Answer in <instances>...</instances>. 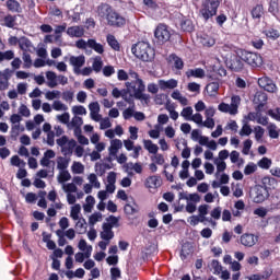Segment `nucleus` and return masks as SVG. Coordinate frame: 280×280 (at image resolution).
<instances>
[{"mask_svg":"<svg viewBox=\"0 0 280 280\" xmlns=\"http://www.w3.org/2000/svg\"><path fill=\"white\" fill-rule=\"evenodd\" d=\"M133 78H136L135 81L126 82L125 86H127L126 90H121L120 97L122 100H126L129 97L130 89L133 90V97L136 100H140L141 102H144L145 104L150 103V94H144L145 92V84H143V80L139 78V73L133 72Z\"/></svg>","mask_w":280,"mask_h":280,"instance_id":"nucleus-1","label":"nucleus"},{"mask_svg":"<svg viewBox=\"0 0 280 280\" xmlns=\"http://www.w3.org/2000/svg\"><path fill=\"white\" fill-rule=\"evenodd\" d=\"M131 54H133V56L139 60H142V62H152V60H154V56H156L154 48L145 40L135 44L131 47Z\"/></svg>","mask_w":280,"mask_h":280,"instance_id":"nucleus-2","label":"nucleus"},{"mask_svg":"<svg viewBox=\"0 0 280 280\" xmlns=\"http://www.w3.org/2000/svg\"><path fill=\"white\" fill-rule=\"evenodd\" d=\"M218 8H220V0H205L199 9V16L207 22L218 15Z\"/></svg>","mask_w":280,"mask_h":280,"instance_id":"nucleus-3","label":"nucleus"},{"mask_svg":"<svg viewBox=\"0 0 280 280\" xmlns=\"http://www.w3.org/2000/svg\"><path fill=\"white\" fill-rule=\"evenodd\" d=\"M240 58L241 60H243V62H246V65H249V67L257 68L264 65V57H261L259 52L241 50Z\"/></svg>","mask_w":280,"mask_h":280,"instance_id":"nucleus-4","label":"nucleus"},{"mask_svg":"<svg viewBox=\"0 0 280 280\" xmlns=\"http://www.w3.org/2000/svg\"><path fill=\"white\" fill-rule=\"evenodd\" d=\"M154 37L159 45H165L172 38V33H170L167 24H159L154 31Z\"/></svg>","mask_w":280,"mask_h":280,"instance_id":"nucleus-5","label":"nucleus"},{"mask_svg":"<svg viewBox=\"0 0 280 280\" xmlns=\"http://www.w3.org/2000/svg\"><path fill=\"white\" fill-rule=\"evenodd\" d=\"M107 25L110 27H124L126 25V18L121 16V14L117 13V11L113 10L107 15Z\"/></svg>","mask_w":280,"mask_h":280,"instance_id":"nucleus-6","label":"nucleus"},{"mask_svg":"<svg viewBox=\"0 0 280 280\" xmlns=\"http://www.w3.org/2000/svg\"><path fill=\"white\" fill-rule=\"evenodd\" d=\"M258 86L267 91V93H277V84L268 77H261L258 79Z\"/></svg>","mask_w":280,"mask_h":280,"instance_id":"nucleus-7","label":"nucleus"},{"mask_svg":"<svg viewBox=\"0 0 280 280\" xmlns=\"http://www.w3.org/2000/svg\"><path fill=\"white\" fill-rule=\"evenodd\" d=\"M267 103L268 94H266L264 91H257L254 95V104H257V113H261V110H264V106H266Z\"/></svg>","mask_w":280,"mask_h":280,"instance_id":"nucleus-8","label":"nucleus"},{"mask_svg":"<svg viewBox=\"0 0 280 280\" xmlns=\"http://www.w3.org/2000/svg\"><path fill=\"white\" fill-rule=\"evenodd\" d=\"M69 62L72 67H74V73L80 75V69L84 67V62H86V58L83 55L80 56H71Z\"/></svg>","mask_w":280,"mask_h":280,"instance_id":"nucleus-9","label":"nucleus"},{"mask_svg":"<svg viewBox=\"0 0 280 280\" xmlns=\"http://www.w3.org/2000/svg\"><path fill=\"white\" fill-rule=\"evenodd\" d=\"M244 60H242V58L236 57L235 59L231 60V61H226L225 65L229 68L230 71H235V73H240V71L244 70Z\"/></svg>","mask_w":280,"mask_h":280,"instance_id":"nucleus-10","label":"nucleus"},{"mask_svg":"<svg viewBox=\"0 0 280 280\" xmlns=\"http://www.w3.org/2000/svg\"><path fill=\"white\" fill-rule=\"evenodd\" d=\"M268 196H270V194L268 192V188L264 186H258L256 188L254 202H256L257 205H261V202L267 200Z\"/></svg>","mask_w":280,"mask_h":280,"instance_id":"nucleus-11","label":"nucleus"},{"mask_svg":"<svg viewBox=\"0 0 280 280\" xmlns=\"http://www.w3.org/2000/svg\"><path fill=\"white\" fill-rule=\"evenodd\" d=\"M258 241L259 238L254 234L245 233L241 236V244L247 248H253V246L256 245Z\"/></svg>","mask_w":280,"mask_h":280,"instance_id":"nucleus-12","label":"nucleus"},{"mask_svg":"<svg viewBox=\"0 0 280 280\" xmlns=\"http://www.w3.org/2000/svg\"><path fill=\"white\" fill-rule=\"evenodd\" d=\"M144 186L147 187V189H159V187L161 186V176H149L144 182Z\"/></svg>","mask_w":280,"mask_h":280,"instance_id":"nucleus-13","label":"nucleus"},{"mask_svg":"<svg viewBox=\"0 0 280 280\" xmlns=\"http://www.w3.org/2000/svg\"><path fill=\"white\" fill-rule=\"evenodd\" d=\"M10 69H4L0 71V91H8L10 83Z\"/></svg>","mask_w":280,"mask_h":280,"instance_id":"nucleus-14","label":"nucleus"},{"mask_svg":"<svg viewBox=\"0 0 280 280\" xmlns=\"http://www.w3.org/2000/svg\"><path fill=\"white\" fill-rule=\"evenodd\" d=\"M67 34L70 38H82L84 36V27L83 26H70L67 28Z\"/></svg>","mask_w":280,"mask_h":280,"instance_id":"nucleus-15","label":"nucleus"},{"mask_svg":"<svg viewBox=\"0 0 280 280\" xmlns=\"http://www.w3.org/2000/svg\"><path fill=\"white\" fill-rule=\"evenodd\" d=\"M158 84L161 91H167V89L170 90L176 89L178 86V81L176 79H170L167 81L159 80Z\"/></svg>","mask_w":280,"mask_h":280,"instance_id":"nucleus-16","label":"nucleus"},{"mask_svg":"<svg viewBox=\"0 0 280 280\" xmlns=\"http://www.w3.org/2000/svg\"><path fill=\"white\" fill-rule=\"evenodd\" d=\"M168 62H174V67L177 71H183V69H185V61H183L176 54H171L168 56Z\"/></svg>","mask_w":280,"mask_h":280,"instance_id":"nucleus-17","label":"nucleus"},{"mask_svg":"<svg viewBox=\"0 0 280 280\" xmlns=\"http://www.w3.org/2000/svg\"><path fill=\"white\" fill-rule=\"evenodd\" d=\"M179 25L183 32L191 33L196 30V26L194 25V21H191V19L183 18L179 22Z\"/></svg>","mask_w":280,"mask_h":280,"instance_id":"nucleus-18","label":"nucleus"},{"mask_svg":"<svg viewBox=\"0 0 280 280\" xmlns=\"http://www.w3.org/2000/svg\"><path fill=\"white\" fill-rule=\"evenodd\" d=\"M110 12H113V7H110V4L102 3L97 7V14L101 19H108V14H110Z\"/></svg>","mask_w":280,"mask_h":280,"instance_id":"nucleus-19","label":"nucleus"},{"mask_svg":"<svg viewBox=\"0 0 280 280\" xmlns=\"http://www.w3.org/2000/svg\"><path fill=\"white\" fill-rule=\"evenodd\" d=\"M206 91L210 97H215V95H218V92L220 91V82L214 81L208 83L206 86Z\"/></svg>","mask_w":280,"mask_h":280,"instance_id":"nucleus-20","label":"nucleus"},{"mask_svg":"<svg viewBox=\"0 0 280 280\" xmlns=\"http://www.w3.org/2000/svg\"><path fill=\"white\" fill-rule=\"evenodd\" d=\"M7 8L9 12H15L16 14H21V12H23L21 3L16 0H7Z\"/></svg>","mask_w":280,"mask_h":280,"instance_id":"nucleus-21","label":"nucleus"},{"mask_svg":"<svg viewBox=\"0 0 280 280\" xmlns=\"http://www.w3.org/2000/svg\"><path fill=\"white\" fill-rule=\"evenodd\" d=\"M20 49L24 52H28L30 49H32V40L27 38L26 36L20 37V44H19Z\"/></svg>","mask_w":280,"mask_h":280,"instance_id":"nucleus-22","label":"nucleus"},{"mask_svg":"<svg viewBox=\"0 0 280 280\" xmlns=\"http://www.w3.org/2000/svg\"><path fill=\"white\" fill-rule=\"evenodd\" d=\"M241 102L242 97H240V95H234L231 97V115H237V108H240Z\"/></svg>","mask_w":280,"mask_h":280,"instance_id":"nucleus-23","label":"nucleus"},{"mask_svg":"<svg viewBox=\"0 0 280 280\" xmlns=\"http://www.w3.org/2000/svg\"><path fill=\"white\" fill-rule=\"evenodd\" d=\"M106 40H107V45H109V47H112L114 51H120L121 46L119 45V42L117 40V38H115V35L108 34L106 37Z\"/></svg>","mask_w":280,"mask_h":280,"instance_id":"nucleus-24","label":"nucleus"},{"mask_svg":"<svg viewBox=\"0 0 280 280\" xmlns=\"http://www.w3.org/2000/svg\"><path fill=\"white\" fill-rule=\"evenodd\" d=\"M187 78H205V70L202 68L189 69L186 71Z\"/></svg>","mask_w":280,"mask_h":280,"instance_id":"nucleus-25","label":"nucleus"},{"mask_svg":"<svg viewBox=\"0 0 280 280\" xmlns=\"http://www.w3.org/2000/svg\"><path fill=\"white\" fill-rule=\"evenodd\" d=\"M88 46L90 49H94L96 54H104V45L97 43L95 39H88Z\"/></svg>","mask_w":280,"mask_h":280,"instance_id":"nucleus-26","label":"nucleus"},{"mask_svg":"<svg viewBox=\"0 0 280 280\" xmlns=\"http://www.w3.org/2000/svg\"><path fill=\"white\" fill-rule=\"evenodd\" d=\"M252 19H257L259 21V19H261V16H264V5L262 4H256L252 11Z\"/></svg>","mask_w":280,"mask_h":280,"instance_id":"nucleus-27","label":"nucleus"},{"mask_svg":"<svg viewBox=\"0 0 280 280\" xmlns=\"http://www.w3.org/2000/svg\"><path fill=\"white\" fill-rule=\"evenodd\" d=\"M144 149L148 150L150 154L159 153V145L152 143V140H143Z\"/></svg>","mask_w":280,"mask_h":280,"instance_id":"nucleus-28","label":"nucleus"},{"mask_svg":"<svg viewBox=\"0 0 280 280\" xmlns=\"http://www.w3.org/2000/svg\"><path fill=\"white\" fill-rule=\"evenodd\" d=\"M23 130H25V128H23V127L21 128L20 124L12 126L11 135H10L12 141H18L19 135H21V132H23Z\"/></svg>","mask_w":280,"mask_h":280,"instance_id":"nucleus-29","label":"nucleus"},{"mask_svg":"<svg viewBox=\"0 0 280 280\" xmlns=\"http://www.w3.org/2000/svg\"><path fill=\"white\" fill-rule=\"evenodd\" d=\"M46 78H47V80L49 81V82H48V86H49L50 89H56V86H58V82L56 81V79H57L58 77L56 75V72H54V71H48V72H46Z\"/></svg>","mask_w":280,"mask_h":280,"instance_id":"nucleus-30","label":"nucleus"},{"mask_svg":"<svg viewBox=\"0 0 280 280\" xmlns=\"http://www.w3.org/2000/svg\"><path fill=\"white\" fill-rule=\"evenodd\" d=\"M4 26L13 30L14 25H16V15L8 14L3 19Z\"/></svg>","mask_w":280,"mask_h":280,"instance_id":"nucleus-31","label":"nucleus"},{"mask_svg":"<svg viewBox=\"0 0 280 280\" xmlns=\"http://www.w3.org/2000/svg\"><path fill=\"white\" fill-rule=\"evenodd\" d=\"M67 167H69V160L67 158L59 156L57 159V168L65 172L67 171Z\"/></svg>","mask_w":280,"mask_h":280,"instance_id":"nucleus-32","label":"nucleus"},{"mask_svg":"<svg viewBox=\"0 0 280 280\" xmlns=\"http://www.w3.org/2000/svg\"><path fill=\"white\" fill-rule=\"evenodd\" d=\"M102 67H104V62L102 61V57L96 56L94 58V61L92 63V69L93 71H95L96 73H100V71H102Z\"/></svg>","mask_w":280,"mask_h":280,"instance_id":"nucleus-33","label":"nucleus"},{"mask_svg":"<svg viewBox=\"0 0 280 280\" xmlns=\"http://www.w3.org/2000/svg\"><path fill=\"white\" fill-rule=\"evenodd\" d=\"M264 34L267 38H270V40H277V38L280 37V33L275 28L266 30Z\"/></svg>","mask_w":280,"mask_h":280,"instance_id":"nucleus-34","label":"nucleus"},{"mask_svg":"<svg viewBox=\"0 0 280 280\" xmlns=\"http://www.w3.org/2000/svg\"><path fill=\"white\" fill-rule=\"evenodd\" d=\"M3 60H14V50L0 51V62Z\"/></svg>","mask_w":280,"mask_h":280,"instance_id":"nucleus-35","label":"nucleus"},{"mask_svg":"<svg viewBox=\"0 0 280 280\" xmlns=\"http://www.w3.org/2000/svg\"><path fill=\"white\" fill-rule=\"evenodd\" d=\"M71 178V173L69 171H61L57 177L58 183H67Z\"/></svg>","mask_w":280,"mask_h":280,"instance_id":"nucleus-36","label":"nucleus"},{"mask_svg":"<svg viewBox=\"0 0 280 280\" xmlns=\"http://www.w3.org/2000/svg\"><path fill=\"white\" fill-rule=\"evenodd\" d=\"M269 12L273 15L279 14V0H270Z\"/></svg>","mask_w":280,"mask_h":280,"instance_id":"nucleus-37","label":"nucleus"},{"mask_svg":"<svg viewBox=\"0 0 280 280\" xmlns=\"http://www.w3.org/2000/svg\"><path fill=\"white\" fill-rule=\"evenodd\" d=\"M191 255V248L189 245H183L180 250V259L185 261Z\"/></svg>","mask_w":280,"mask_h":280,"instance_id":"nucleus-38","label":"nucleus"},{"mask_svg":"<svg viewBox=\"0 0 280 280\" xmlns=\"http://www.w3.org/2000/svg\"><path fill=\"white\" fill-rule=\"evenodd\" d=\"M270 165H272V160L268 158H262L258 162V167H260L261 170H270Z\"/></svg>","mask_w":280,"mask_h":280,"instance_id":"nucleus-39","label":"nucleus"},{"mask_svg":"<svg viewBox=\"0 0 280 280\" xmlns=\"http://www.w3.org/2000/svg\"><path fill=\"white\" fill-rule=\"evenodd\" d=\"M200 43L203 47H213V45H215V39L210 36H206L201 37Z\"/></svg>","mask_w":280,"mask_h":280,"instance_id":"nucleus-40","label":"nucleus"},{"mask_svg":"<svg viewBox=\"0 0 280 280\" xmlns=\"http://www.w3.org/2000/svg\"><path fill=\"white\" fill-rule=\"evenodd\" d=\"M179 196L184 200H190V202H200V195L197 192L190 194L189 196H183V192H180Z\"/></svg>","mask_w":280,"mask_h":280,"instance_id":"nucleus-41","label":"nucleus"},{"mask_svg":"<svg viewBox=\"0 0 280 280\" xmlns=\"http://www.w3.org/2000/svg\"><path fill=\"white\" fill-rule=\"evenodd\" d=\"M268 132L270 139H279V132L277 131V125L271 124L268 126Z\"/></svg>","mask_w":280,"mask_h":280,"instance_id":"nucleus-42","label":"nucleus"},{"mask_svg":"<svg viewBox=\"0 0 280 280\" xmlns=\"http://www.w3.org/2000/svg\"><path fill=\"white\" fill-rule=\"evenodd\" d=\"M80 205H74L71 209L70 215L72 220H80V211H81Z\"/></svg>","mask_w":280,"mask_h":280,"instance_id":"nucleus-43","label":"nucleus"},{"mask_svg":"<svg viewBox=\"0 0 280 280\" xmlns=\"http://www.w3.org/2000/svg\"><path fill=\"white\" fill-rule=\"evenodd\" d=\"M11 165H13L14 167H25V161L21 160V158H19V155H13L11 158Z\"/></svg>","mask_w":280,"mask_h":280,"instance_id":"nucleus-44","label":"nucleus"},{"mask_svg":"<svg viewBox=\"0 0 280 280\" xmlns=\"http://www.w3.org/2000/svg\"><path fill=\"white\" fill-rule=\"evenodd\" d=\"M241 137H250L253 135V128H250V125L245 124L243 125L241 131H240Z\"/></svg>","mask_w":280,"mask_h":280,"instance_id":"nucleus-45","label":"nucleus"},{"mask_svg":"<svg viewBox=\"0 0 280 280\" xmlns=\"http://www.w3.org/2000/svg\"><path fill=\"white\" fill-rule=\"evenodd\" d=\"M22 60L24 62L25 69H30V67H32V55H30L28 52H23Z\"/></svg>","mask_w":280,"mask_h":280,"instance_id":"nucleus-46","label":"nucleus"},{"mask_svg":"<svg viewBox=\"0 0 280 280\" xmlns=\"http://www.w3.org/2000/svg\"><path fill=\"white\" fill-rule=\"evenodd\" d=\"M151 161L155 163V165H164L165 158L161 153H156L154 156L151 158Z\"/></svg>","mask_w":280,"mask_h":280,"instance_id":"nucleus-47","label":"nucleus"},{"mask_svg":"<svg viewBox=\"0 0 280 280\" xmlns=\"http://www.w3.org/2000/svg\"><path fill=\"white\" fill-rule=\"evenodd\" d=\"M250 148H253V140H250V139L245 140L243 143L242 153L245 155H248L250 152Z\"/></svg>","mask_w":280,"mask_h":280,"instance_id":"nucleus-48","label":"nucleus"},{"mask_svg":"<svg viewBox=\"0 0 280 280\" xmlns=\"http://www.w3.org/2000/svg\"><path fill=\"white\" fill-rule=\"evenodd\" d=\"M182 117H184L185 119H187L189 121V119H191V115H194V109L191 108V106L185 107L182 113H180Z\"/></svg>","mask_w":280,"mask_h":280,"instance_id":"nucleus-49","label":"nucleus"},{"mask_svg":"<svg viewBox=\"0 0 280 280\" xmlns=\"http://www.w3.org/2000/svg\"><path fill=\"white\" fill-rule=\"evenodd\" d=\"M56 235L58 238V245L65 246L67 244V238H65V232L62 230H57Z\"/></svg>","mask_w":280,"mask_h":280,"instance_id":"nucleus-50","label":"nucleus"},{"mask_svg":"<svg viewBox=\"0 0 280 280\" xmlns=\"http://www.w3.org/2000/svg\"><path fill=\"white\" fill-rule=\"evenodd\" d=\"M211 219L213 220H220L222 218V208L221 207H215L211 212H210Z\"/></svg>","mask_w":280,"mask_h":280,"instance_id":"nucleus-51","label":"nucleus"},{"mask_svg":"<svg viewBox=\"0 0 280 280\" xmlns=\"http://www.w3.org/2000/svg\"><path fill=\"white\" fill-rule=\"evenodd\" d=\"M107 223H109V225L113 228V229H117L119 226V219L115 215H109L107 219H106Z\"/></svg>","mask_w":280,"mask_h":280,"instance_id":"nucleus-52","label":"nucleus"},{"mask_svg":"<svg viewBox=\"0 0 280 280\" xmlns=\"http://www.w3.org/2000/svg\"><path fill=\"white\" fill-rule=\"evenodd\" d=\"M254 131H255L256 141H261V139H264V132H265V130L261 128V126L255 127Z\"/></svg>","mask_w":280,"mask_h":280,"instance_id":"nucleus-53","label":"nucleus"},{"mask_svg":"<svg viewBox=\"0 0 280 280\" xmlns=\"http://www.w3.org/2000/svg\"><path fill=\"white\" fill-rule=\"evenodd\" d=\"M89 180L91 185H93V187H95L96 189H100L101 184H100V180H97V175H95V173H92L89 175Z\"/></svg>","mask_w":280,"mask_h":280,"instance_id":"nucleus-54","label":"nucleus"},{"mask_svg":"<svg viewBox=\"0 0 280 280\" xmlns=\"http://www.w3.org/2000/svg\"><path fill=\"white\" fill-rule=\"evenodd\" d=\"M90 115H95L100 113V103L92 102L89 104Z\"/></svg>","mask_w":280,"mask_h":280,"instance_id":"nucleus-55","label":"nucleus"},{"mask_svg":"<svg viewBox=\"0 0 280 280\" xmlns=\"http://www.w3.org/2000/svg\"><path fill=\"white\" fill-rule=\"evenodd\" d=\"M36 200H38V196L34 192H27L25 196V201L28 205H34V202H36Z\"/></svg>","mask_w":280,"mask_h":280,"instance_id":"nucleus-56","label":"nucleus"},{"mask_svg":"<svg viewBox=\"0 0 280 280\" xmlns=\"http://www.w3.org/2000/svg\"><path fill=\"white\" fill-rule=\"evenodd\" d=\"M74 115H86V108L82 105H75L72 107Z\"/></svg>","mask_w":280,"mask_h":280,"instance_id":"nucleus-57","label":"nucleus"},{"mask_svg":"<svg viewBox=\"0 0 280 280\" xmlns=\"http://www.w3.org/2000/svg\"><path fill=\"white\" fill-rule=\"evenodd\" d=\"M115 74V67L113 66H105L103 68V75H105V78H110V75Z\"/></svg>","mask_w":280,"mask_h":280,"instance_id":"nucleus-58","label":"nucleus"},{"mask_svg":"<svg viewBox=\"0 0 280 280\" xmlns=\"http://www.w3.org/2000/svg\"><path fill=\"white\" fill-rule=\"evenodd\" d=\"M100 220H102V213L95 212L92 215H90L89 223L93 225L96 222H100Z\"/></svg>","mask_w":280,"mask_h":280,"instance_id":"nucleus-59","label":"nucleus"},{"mask_svg":"<svg viewBox=\"0 0 280 280\" xmlns=\"http://www.w3.org/2000/svg\"><path fill=\"white\" fill-rule=\"evenodd\" d=\"M62 32H67V23L56 26L55 34H57L56 36L57 39L60 38V34H62Z\"/></svg>","mask_w":280,"mask_h":280,"instance_id":"nucleus-60","label":"nucleus"},{"mask_svg":"<svg viewBox=\"0 0 280 280\" xmlns=\"http://www.w3.org/2000/svg\"><path fill=\"white\" fill-rule=\"evenodd\" d=\"M269 117H272V119H276V121H280V107L276 108V112L272 109L268 110Z\"/></svg>","mask_w":280,"mask_h":280,"instance_id":"nucleus-61","label":"nucleus"},{"mask_svg":"<svg viewBox=\"0 0 280 280\" xmlns=\"http://www.w3.org/2000/svg\"><path fill=\"white\" fill-rule=\"evenodd\" d=\"M54 110H67V105L62 104L60 101H55L52 104Z\"/></svg>","mask_w":280,"mask_h":280,"instance_id":"nucleus-62","label":"nucleus"},{"mask_svg":"<svg viewBox=\"0 0 280 280\" xmlns=\"http://www.w3.org/2000/svg\"><path fill=\"white\" fill-rule=\"evenodd\" d=\"M218 110H220L221 113H229L231 115V105L226 103H221L218 106Z\"/></svg>","mask_w":280,"mask_h":280,"instance_id":"nucleus-63","label":"nucleus"},{"mask_svg":"<svg viewBox=\"0 0 280 280\" xmlns=\"http://www.w3.org/2000/svg\"><path fill=\"white\" fill-rule=\"evenodd\" d=\"M252 45L255 49H262L264 47V39L261 38H255L252 40Z\"/></svg>","mask_w":280,"mask_h":280,"instance_id":"nucleus-64","label":"nucleus"}]
</instances>
